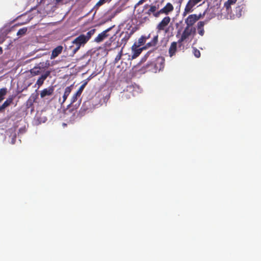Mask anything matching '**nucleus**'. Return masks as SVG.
I'll list each match as a JSON object with an SVG mask.
<instances>
[{"label":"nucleus","instance_id":"31","mask_svg":"<svg viewBox=\"0 0 261 261\" xmlns=\"http://www.w3.org/2000/svg\"><path fill=\"white\" fill-rule=\"evenodd\" d=\"M193 54L196 58H199L200 57V51L196 48H193Z\"/></svg>","mask_w":261,"mask_h":261},{"label":"nucleus","instance_id":"13","mask_svg":"<svg viewBox=\"0 0 261 261\" xmlns=\"http://www.w3.org/2000/svg\"><path fill=\"white\" fill-rule=\"evenodd\" d=\"M87 84V82L86 81L80 86L77 91L72 96V98L71 99V103H73L77 100V97H79L81 96L83 90L84 89Z\"/></svg>","mask_w":261,"mask_h":261},{"label":"nucleus","instance_id":"30","mask_svg":"<svg viewBox=\"0 0 261 261\" xmlns=\"http://www.w3.org/2000/svg\"><path fill=\"white\" fill-rule=\"evenodd\" d=\"M122 56V50H121L119 52L118 55L116 56L115 59V62L117 63L121 58V57Z\"/></svg>","mask_w":261,"mask_h":261},{"label":"nucleus","instance_id":"12","mask_svg":"<svg viewBox=\"0 0 261 261\" xmlns=\"http://www.w3.org/2000/svg\"><path fill=\"white\" fill-rule=\"evenodd\" d=\"M112 27H110L106 30L99 34L95 38L94 41L97 43H100L102 42L104 39L107 38L109 36L108 32H109L111 29Z\"/></svg>","mask_w":261,"mask_h":261},{"label":"nucleus","instance_id":"25","mask_svg":"<svg viewBox=\"0 0 261 261\" xmlns=\"http://www.w3.org/2000/svg\"><path fill=\"white\" fill-rule=\"evenodd\" d=\"M7 93V89L6 88H3L0 89V102L4 99L5 96Z\"/></svg>","mask_w":261,"mask_h":261},{"label":"nucleus","instance_id":"37","mask_svg":"<svg viewBox=\"0 0 261 261\" xmlns=\"http://www.w3.org/2000/svg\"><path fill=\"white\" fill-rule=\"evenodd\" d=\"M55 2V3L56 4H59L60 2H61L62 0H54Z\"/></svg>","mask_w":261,"mask_h":261},{"label":"nucleus","instance_id":"14","mask_svg":"<svg viewBox=\"0 0 261 261\" xmlns=\"http://www.w3.org/2000/svg\"><path fill=\"white\" fill-rule=\"evenodd\" d=\"M54 91V88L53 86L44 89L40 93V97L41 98H44L46 96H50L53 94Z\"/></svg>","mask_w":261,"mask_h":261},{"label":"nucleus","instance_id":"10","mask_svg":"<svg viewBox=\"0 0 261 261\" xmlns=\"http://www.w3.org/2000/svg\"><path fill=\"white\" fill-rule=\"evenodd\" d=\"M174 10V7L171 3H167L166 5L160 10L161 15L165 14L168 15Z\"/></svg>","mask_w":261,"mask_h":261},{"label":"nucleus","instance_id":"39","mask_svg":"<svg viewBox=\"0 0 261 261\" xmlns=\"http://www.w3.org/2000/svg\"><path fill=\"white\" fill-rule=\"evenodd\" d=\"M3 53V49L2 47L0 46V55Z\"/></svg>","mask_w":261,"mask_h":261},{"label":"nucleus","instance_id":"3","mask_svg":"<svg viewBox=\"0 0 261 261\" xmlns=\"http://www.w3.org/2000/svg\"><path fill=\"white\" fill-rule=\"evenodd\" d=\"M204 2L205 0H189L185 6L183 15L186 16L188 13L192 12L196 6L198 4L199 6H200Z\"/></svg>","mask_w":261,"mask_h":261},{"label":"nucleus","instance_id":"40","mask_svg":"<svg viewBox=\"0 0 261 261\" xmlns=\"http://www.w3.org/2000/svg\"><path fill=\"white\" fill-rule=\"evenodd\" d=\"M113 37H112L110 38V42H112L113 41Z\"/></svg>","mask_w":261,"mask_h":261},{"label":"nucleus","instance_id":"17","mask_svg":"<svg viewBox=\"0 0 261 261\" xmlns=\"http://www.w3.org/2000/svg\"><path fill=\"white\" fill-rule=\"evenodd\" d=\"M137 45L135 43L132 47L133 51V55L132 56V59H134L138 57L142 52V48H137Z\"/></svg>","mask_w":261,"mask_h":261},{"label":"nucleus","instance_id":"5","mask_svg":"<svg viewBox=\"0 0 261 261\" xmlns=\"http://www.w3.org/2000/svg\"><path fill=\"white\" fill-rule=\"evenodd\" d=\"M195 33L196 29L194 27L189 28L188 27H186L177 42L179 44H181L183 42L188 39L191 35H194Z\"/></svg>","mask_w":261,"mask_h":261},{"label":"nucleus","instance_id":"28","mask_svg":"<svg viewBox=\"0 0 261 261\" xmlns=\"http://www.w3.org/2000/svg\"><path fill=\"white\" fill-rule=\"evenodd\" d=\"M27 31V29L26 28H23L20 29L17 32V35L18 36H22L26 33Z\"/></svg>","mask_w":261,"mask_h":261},{"label":"nucleus","instance_id":"1","mask_svg":"<svg viewBox=\"0 0 261 261\" xmlns=\"http://www.w3.org/2000/svg\"><path fill=\"white\" fill-rule=\"evenodd\" d=\"M165 65V59L162 57H158L154 62H151L147 65L149 70L156 73L162 70Z\"/></svg>","mask_w":261,"mask_h":261},{"label":"nucleus","instance_id":"33","mask_svg":"<svg viewBox=\"0 0 261 261\" xmlns=\"http://www.w3.org/2000/svg\"><path fill=\"white\" fill-rule=\"evenodd\" d=\"M237 0H227L226 2L231 5L234 4L236 3Z\"/></svg>","mask_w":261,"mask_h":261},{"label":"nucleus","instance_id":"6","mask_svg":"<svg viewBox=\"0 0 261 261\" xmlns=\"http://www.w3.org/2000/svg\"><path fill=\"white\" fill-rule=\"evenodd\" d=\"M161 8V4L159 3L152 4L149 6V9L147 12V14L149 16H152L155 18L160 17L161 13L160 10Z\"/></svg>","mask_w":261,"mask_h":261},{"label":"nucleus","instance_id":"32","mask_svg":"<svg viewBox=\"0 0 261 261\" xmlns=\"http://www.w3.org/2000/svg\"><path fill=\"white\" fill-rule=\"evenodd\" d=\"M231 4L226 2L224 3V7L226 8V11L229 12V10L231 9Z\"/></svg>","mask_w":261,"mask_h":261},{"label":"nucleus","instance_id":"21","mask_svg":"<svg viewBox=\"0 0 261 261\" xmlns=\"http://www.w3.org/2000/svg\"><path fill=\"white\" fill-rule=\"evenodd\" d=\"M72 85L67 87L65 88V91L63 96V101L62 103H64L66 100L67 97L70 94L72 90Z\"/></svg>","mask_w":261,"mask_h":261},{"label":"nucleus","instance_id":"18","mask_svg":"<svg viewBox=\"0 0 261 261\" xmlns=\"http://www.w3.org/2000/svg\"><path fill=\"white\" fill-rule=\"evenodd\" d=\"M204 24H205V22L204 21H199L197 24L198 33L201 36H203L204 34Z\"/></svg>","mask_w":261,"mask_h":261},{"label":"nucleus","instance_id":"20","mask_svg":"<svg viewBox=\"0 0 261 261\" xmlns=\"http://www.w3.org/2000/svg\"><path fill=\"white\" fill-rule=\"evenodd\" d=\"M177 50V42H173L171 43V45L169 49V54L170 56L171 57L175 55Z\"/></svg>","mask_w":261,"mask_h":261},{"label":"nucleus","instance_id":"38","mask_svg":"<svg viewBox=\"0 0 261 261\" xmlns=\"http://www.w3.org/2000/svg\"><path fill=\"white\" fill-rule=\"evenodd\" d=\"M145 38V40L146 41L147 39L150 38V34H149L147 36H144Z\"/></svg>","mask_w":261,"mask_h":261},{"label":"nucleus","instance_id":"4","mask_svg":"<svg viewBox=\"0 0 261 261\" xmlns=\"http://www.w3.org/2000/svg\"><path fill=\"white\" fill-rule=\"evenodd\" d=\"M171 21V18L169 16H166L164 17L162 20L156 25V29L157 33H159L161 31H165L167 33L169 31L168 25Z\"/></svg>","mask_w":261,"mask_h":261},{"label":"nucleus","instance_id":"8","mask_svg":"<svg viewBox=\"0 0 261 261\" xmlns=\"http://www.w3.org/2000/svg\"><path fill=\"white\" fill-rule=\"evenodd\" d=\"M206 12L210 13L212 17L220 14L221 12V4L217 3L216 5L208 8Z\"/></svg>","mask_w":261,"mask_h":261},{"label":"nucleus","instance_id":"23","mask_svg":"<svg viewBox=\"0 0 261 261\" xmlns=\"http://www.w3.org/2000/svg\"><path fill=\"white\" fill-rule=\"evenodd\" d=\"M95 29H92L88 31L86 34H83L85 38L86 41L88 42L91 38V36L95 33Z\"/></svg>","mask_w":261,"mask_h":261},{"label":"nucleus","instance_id":"7","mask_svg":"<svg viewBox=\"0 0 261 261\" xmlns=\"http://www.w3.org/2000/svg\"><path fill=\"white\" fill-rule=\"evenodd\" d=\"M49 63H46L44 64L43 62H41L38 64L37 66H36L31 69L30 70V72L33 76L39 75L43 71H44L45 68L47 67Z\"/></svg>","mask_w":261,"mask_h":261},{"label":"nucleus","instance_id":"36","mask_svg":"<svg viewBox=\"0 0 261 261\" xmlns=\"http://www.w3.org/2000/svg\"><path fill=\"white\" fill-rule=\"evenodd\" d=\"M145 2V0H140L138 3V5H141L144 2Z\"/></svg>","mask_w":261,"mask_h":261},{"label":"nucleus","instance_id":"11","mask_svg":"<svg viewBox=\"0 0 261 261\" xmlns=\"http://www.w3.org/2000/svg\"><path fill=\"white\" fill-rule=\"evenodd\" d=\"M91 110V102L89 101H87L83 103L79 111V114L81 116H84L85 114L89 113Z\"/></svg>","mask_w":261,"mask_h":261},{"label":"nucleus","instance_id":"29","mask_svg":"<svg viewBox=\"0 0 261 261\" xmlns=\"http://www.w3.org/2000/svg\"><path fill=\"white\" fill-rule=\"evenodd\" d=\"M145 38L144 36H142L138 40V45L137 46L142 45L145 44Z\"/></svg>","mask_w":261,"mask_h":261},{"label":"nucleus","instance_id":"2","mask_svg":"<svg viewBox=\"0 0 261 261\" xmlns=\"http://www.w3.org/2000/svg\"><path fill=\"white\" fill-rule=\"evenodd\" d=\"M87 41L83 35H80L76 37L73 41V45L70 46V49L72 50V56H73L80 48L82 45L85 44Z\"/></svg>","mask_w":261,"mask_h":261},{"label":"nucleus","instance_id":"27","mask_svg":"<svg viewBox=\"0 0 261 261\" xmlns=\"http://www.w3.org/2000/svg\"><path fill=\"white\" fill-rule=\"evenodd\" d=\"M130 37V34H129L127 32L126 33L124 36V37L121 39V44H123L124 45H125L128 40Z\"/></svg>","mask_w":261,"mask_h":261},{"label":"nucleus","instance_id":"35","mask_svg":"<svg viewBox=\"0 0 261 261\" xmlns=\"http://www.w3.org/2000/svg\"><path fill=\"white\" fill-rule=\"evenodd\" d=\"M6 108L3 105L0 106V112L3 111Z\"/></svg>","mask_w":261,"mask_h":261},{"label":"nucleus","instance_id":"24","mask_svg":"<svg viewBox=\"0 0 261 261\" xmlns=\"http://www.w3.org/2000/svg\"><path fill=\"white\" fill-rule=\"evenodd\" d=\"M14 98V96L13 95L9 96L6 99V100L3 103L4 106L5 108H7V107L9 106L12 103Z\"/></svg>","mask_w":261,"mask_h":261},{"label":"nucleus","instance_id":"16","mask_svg":"<svg viewBox=\"0 0 261 261\" xmlns=\"http://www.w3.org/2000/svg\"><path fill=\"white\" fill-rule=\"evenodd\" d=\"M63 49V47L62 45L57 46L53 50L50 56V59H54L57 57L62 52Z\"/></svg>","mask_w":261,"mask_h":261},{"label":"nucleus","instance_id":"22","mask_svg":"<svg viewBox=\"0 0 261 261\" xmlns=\"http://www.w3.org/2000/svg\"><path fill=\"white\" fill-rule=\"evenodd\" d=\"M245 7L243 5L237 6L235 9L236 15L238 17H240L242 16V13Z\"/></svg>","mask_w":261,"mask_h":261},{"label":"nucleus","instance_id":"26","mask_svg":"<svg viewBox=\"0 0 261 261\" xmlns=\"http://www.w3.org/2000/svg\"><path fill=\"white\" fill-rule=\"evenodd\" d=\"M111 0H99L95 5L94 8L98 9L99 7L103 5L107 2H110Z\"/></svg>","mask_w":261,"mask_h":261},{"label":"nucleus","instance_id":"15","mask_svg":"<svg viewBox=\"0 0 261 261\" xmlns=\"http://www.w3.org/2000/svg\"><path fill=\"white\" fill-rule=\"evenodd\" d=\"M50 74V71L48 70L39 77L36 82V85L38 86V87L42 85L44 81L47 79Z\"/></svg>","mask_w":261,"mask_h":261},{"label":"nucleus","instance_id":"9","mask_svg":"<svg viewBox=\"0 0 261 261\" xmlns=\"http://www.w3.org/2000/svg\"><path fill=\"white\" fill-rule=\"evenodd\" d=\"M199 17L196 14H191L188 16V17L185 20V23L187 24L186 27L189 28L193 27L194 24L199 19Z\"/></svg>","mask_w":261,"mask_h":261},{"label":"nucleus","instance_id":"34","mask_svg":"<svg viewBox=\"0 0 261 261\" xmlns=\"http://www.w3.org/2000/svg\"><path fill=\"white\" fill-rule=\"evenodd\" d=\"M122 11V8L120 7L118 8L115 12V14L120 13Z\"/></svg>","mask_w":261,"mask_h":261},{"label":"nucleus","instance_id":"19","mask_svg":"<svg viewBox=\"0 0 261 261\" xmlns=\"http://www.w3.org/2000/svg\"><path fill=\"white\" fill-rule=\"evenodd\" d=\"M158 35L154 36L151 41L146 44L145 48H147L155 46L158 42Z\"/></svg>","mask_w":261,"mask_h":261}]
</instances>
